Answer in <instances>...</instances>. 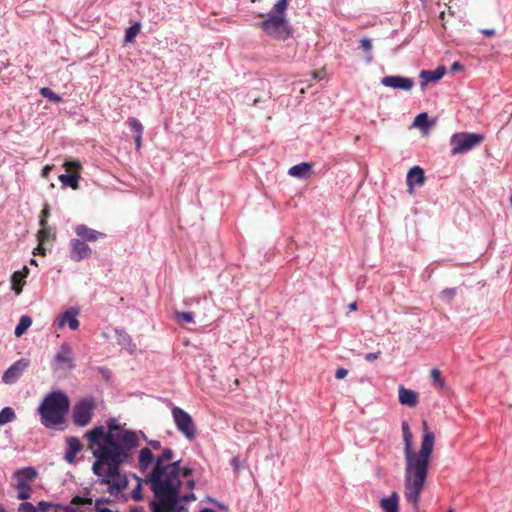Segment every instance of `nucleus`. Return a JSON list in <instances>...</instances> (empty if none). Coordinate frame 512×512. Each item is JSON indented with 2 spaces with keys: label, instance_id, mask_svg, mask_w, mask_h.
<instances>
[{
  "label": "nucleus",
  "instance_id": "obj_1",
  "mask_svg": "<svg viewBox=\"0 0 512 512\" xmlns=\"http://www.w3.org/2000/svg\"><path fill=\"white\" fill-rule=\"evenodd\" d=\"M85 437L95 457L92 470L99 483L107 485L111 496H117L128 485L126 475L121 476L119 469L128 458V430L119 425L116 418H110L106 427L99 425L89 430Z\"/></svg>",
  "mask_w": 512,
  "mask_h": 512
},
{
  "label": "nucleus",
  "instance_id": "obj_2",
  "mask_svg": "<svg viewBox=\"0 0 512 512\" xmlns=\"http://www.w3.org/2000/svg\"><path fill=\"white\" fill-rule=\"evenodd\" d=\"M173 456V450L165 448L162 454L156 458L152 471L142 479V482L150 485L154 493L155 500L151 502L152 512H184L186 511L185 507L179 503L196 500L193 492L180 496L181 477L191 476L193 470L181 467L180 460L165 464L171 461ZM133 477L137 480V487L132 491L131 497L141 500V479L136 475Z\"/></svg>",
  "mask_w": 512,
  "mask_h": 512
},
{
  "label": "nucleus",
  "instance_id": "obj_3",
  "mask_svg": "<svg viewBox=\"0 0 512 512\" xmlns=\"http://www.w3.org/2000/svg\"><path fill=\"white\" fill-rule=\"evenodd\" d=\"M423 436L420 449H413V435L409 423L402 421L401 428L404 441V496L417 511L420 495L425 487L429 466L435 445V434L429 430L426 421L422 422Z\"/></svg>",
  "mask_w": 512,
  "mask_h": 512
},
{
  "label": "nucleus",
  "instance_id": "obj_4",
  "mask_svg": "<svg viewBox=\"0 0 512 512\" xmlns=\"http://www.w3.org/2000/svg\"><path fill=\"white\" fill-rule=\"evenodd\" d=\"M69 408L70 400L66 393L60 390L49 392L38 407L41 424L46 428L63 424Z\"/></svg>",
  "mask_w": 512,
  "mask_h": 512
},
{
  "label": "nucleus",
  "instance_id": "obj_5",
  "mask_svg": "<svg viewBox=\"0 0 512 512\" xmlns=\"http://www.w3.org/2000/svg\"><path fill=\"white\" fill-rule=\"evenodd\" d=\"M288 0H278L267 17L256 24L268 36L285 40L291 35V28L286 19Z\"/></svg>",
  "mask_w": 512,
  "mask_h": 512
},
{
  "label": "nucleus",
  "instance_id": "obj_6",
  "mask_svg": "<svg viewBox=\"0 0 512 512\" xmlns=\"http://www.w3.org/2000/svg\"><path fill=\"white\" fill-rule=\"evenodd\" d=\"M485 137L483 134L459 132L450 137L451 154H464L479 146Z\"/></svg>",
  "mask_w": 512,
  "mask_h": 512
},
{
  "label": "nucleus",
  "instance_id": "obj_7",
  "mask_svg": "<svg viewBox=\"0 0 512 512\" xmlns=\"http://www.w3.org/2000/svg\"><path fill=\"white\" fill-rule=\"evenodd\" d=\"M96 403L93 398H83L75 403L72 409V421L78 427L87 426L92 419Z\"/></svg>",
  "mask_w": 512,
  "mask_h": 512
},
{
  "label": "nucleus",
  "instance_id": "obj_8",
  "mask_svg": "<svg viewBox=\"0 0 512 512\" xmlns=\"http://www.w3.org/2000/svg\"><path fill=\"white\" fill-rule=\"evenodd\" d=\"M171 413L178 431L188 440L195 439L197 436V428L192 417L177 406L172 408Z\"/></svg>",
  "mask_w": 512,
  "mask_h": 512
},
{
  "label": "nucleus",
  "instance_id": "obj_9",
  "mask_svg": "<svg viewBox=\"0 0 512 512\" xmlns=\"http://www.w3.org/2000/svg\"><path fill=\"white\" fill-rule=\"evenodd\" d=\"M52 366L54 370H72L75 368L72 348L68 343L64 342L60 345L54 356Z\"/></svg>",
  "mask_w": 512,
  "mask_h": 512
},
{
  "label": "nucleus",
  "instance_id": "obj_10",
  "mask_svg": "<svg viewBox=\"0 0 512 512\" xmlns=\"http://www.w3.org/2000/svg\"><path fill=\"white\" fill-rule=\"evenodd\" d=\"M29 361L27 359H19L14 362L3 374L2 381L6 384L15 383L24 371L28 368Z\"/></svg>",
  "mask_w": 512,
  "mask_h": 512
},
{
  "label": "nucleus",
  "instance_id": "obj_11",
  "mask_svg": "<svg viewBox=\"0 0 512 512\" xmlns=\"http://www.w3.org/2000/svg\"><path fill=\"white\" fill-rule=\"evenodd\" d=\"M92 250L86 244V242L80 240L79 238H74L70 240V258L73 261L79 262L81 260L87 259L91 256Z\"/></svg>",
  "mask_w": 512,
  "mask_h": 512
},
{
  "label": "nucleus",
  "instance_id": "obj_12",
  "mask_svg": "<svg viewBox=\"0 0 512 512\" xmlns=\"http://www.w3.org/2000/svg\"><path fill=\"white\" fill-rule=\"evenodd\" d=\"M381 83L386 87L409 91L414 86V81L411 78L403 76H385L381 79Z\"/></svg>",
  "mask_w": 512,
  "mask_h": 512
},
{
  "label": "nucleus",
  "instance_id": "obj_13",
  "mask_svg": "<svg viewBox=\"0 0 512 512\" xmlns=\"http://www.w3.org/2000/svg\"><path fill=\"white\" fill-rule=\"evenodd\" d=\"M78 314H79V311L77 309L70 308V309L66 310L58 318V321L56 324L57 328L61 329L67 324L71 330H77L80 325L79 320L77 319Z\"/></svg>",
  "mask_w": 512,
  "mask_h": 512
},
{
  "label": "nucleus",
  "instance_id": "obj_14",
  "mask_svg": "<svg viewBox=\"0 0 512 512\" xmlns=\"http://www.w3.org/2000/svg\"><path fill=\"white\" fill-rule=\"evenodd\" d=\"M57 508V503L40 501L36 506L30 502H21L18 506L17 512H49L50 509Z\"/></svg>",
  "mask_w": 512,
  "mask_h": 512
},
{
  "label": "nucleus",
  "instance_id": "obj_15",
  "mask_svg": "<svg viewBox=\"0 0 512 512\" xmlns=\"http://www.w3.org/2000/svg\"><path fill=\"white\" fill-rule=\"evenodd\" d=\"M75 233L79 239L84 242H95L98 239L105 237L104 233L91 229L83 224L77 225L75 227Z\"/></svg>",
  "mask_w": 512,
  "mask_h": 512
},
{
  "label": "nucleus",
  "instance_id": "obj_16",
  "mask_svg": "<svg viewBox=\"0 0 512 512\" xmlns=\"http://www.w3.org/2000/svg\"><path fill=\"white\" fill-rule=\"evenodd\" d=\"M398 398L400 404L408 407H415L419 402V394L411 389L400 385L398 388Z\"/></svg>",
  "mask_w": 512,
  "mask_h": 512
},
{
  "label": "nucleus",
  "instance_id": "obj_17",
  "mask_svg": "<svg viewBox=\"0 0 512 512\" xmlns=\"http://www.w3.org/2000/svg\"><path fill=\"white\" fill-rule=\"evenodd\" d=\"M67 447L64 459L69 463H75L76 455L82 450L83 446L77 437H68L66 440Z\"/></svg>",
  "mask_w": 512,
  "mask_h": 512
},
{
  "label": "nucleus",
  "instance_id": "obj_18",
  "mask_svg": "<svg viewBox=\"0 0 512 512\" xmlns=\"http://www.w3.org/2000/svg\"><path fill=\"white\" fill-rule=\"evenodd\" d=\"M425 180L424 171L419 166H414L411 168L407 174V185L409 187L410 193L413 192V185H423Z\"/></svg>",
  "mask_w": 512,
  "mask_h": 512
},
{
  "label": "nucleus",
  "instance_id": "obj_19",
  "mask_svg": "<svg viewBox=\"0 0 512 512\" xmlns=\"http://www.w3.org/2000/svg\"><path fill=\"white\" fill-rule=\"evenodd\" d=\"M446 72V68L444 66H439L435 70H422L420 72V77L423 80L421 86L424 87L428 82H436L440 80Z\"/></svg>",
  "mask_w": 512,
  "mask_h": 512
},
{
  "label": "nucleus",
  "instance_id": "obj_20",
  "mask_svg": "<svg viewBox=\"0 0 512 512\" xmlns=\"http://www.w3.org/2000/svg\"><path fill=\"white\" fill-rule=\"evenodd\" d=\"M290 176L299 179H307L312 174V164L308 162H302L300 164L292 166L288 171Z\"/></svg>",
  "mask_w": 512,
  "mask_h": 512
},
{
  "label": "nucleus",
  "instance_id": "obj_21",
  "mask_svg": "<svg viewBox=\"0 0 512 512\" xmlns=\"http://www.w3.org/2000/svg\"><path fill=\"white\" fill-rule=\"evenodd\" d=\"M29 273V269L27 266H24L22 270L15 271L11 277V286L12 290L16 295H19L22 292V286L24 284V279L27 277Z\"/></svg>",
  "mask_w": 512,
  "mask_h": 512
},
{
  "label": "nucleus",
  "instance_id": "obj_22",
  "mask_svg": "<svg viewBox=\"0 0 512 512\" xmlns=\"http://www.w3.org/2000/svg\"><path fill=\"white\" fill-rule=\"evenodd\" d=\"M153 459L154 457L152 451L149 448L145 447L140 450L138 458V468L141 471V473L144 474L145 476L147 475L146 471L152 464Z\"/></svg>",
  "mask_w": 512,
  "mask_h": 512
},
{
  "label": "nucleus",
  "instance_id": "obj_23",
  "mask_svg": "<svg viewBox=\"0 0 512 512\" xmlns=\"http://www.w3.org/2000/svg\"><path fill=\"white\" fill-rule=\"evenodd\" d=\"M380 507L384 512H399V495L392 492L389 497L380 500Z\"/></svg>",
  "mask_w": 512,
  "mask_h": 512
},
{
  "label": "nucleus",
  "instance_id": "obj_24",
  "mask_svg": "<svg viewBox=\"0 0 512 512\" xmlns=\"http://www.w3.org/2000/svg\"><path fill=\"white\" fill-rule=\"evenodd\" d=\"M14 488L18 491L17 498L19 500L27 502L26 500L31 498L32 488L25 480H17L14 484Z\"/></svg>",
  "mask_w": 512,
  "mask_h": 512
},
{
  "label": "nucleus",
  "instance_id": "obj_25",
  "mask_svg": "<svg viewBox=\"0 0 512 512\" xmlns=\"http://www.w3.org/2000/svg\"><path fill=\"white\" fill-rule=\"evenodd\" d=\"M130 128L135 141L136 150L139 151L142 142L143 126L138 120L130 118Z\"/></svg>",
  "mask_w": 512,
  "mask_h": 512
},
{
  "label": "nucleus",
  "instance_id": "obj_26",
  "mask_svg": "<svg viewBox=\"0 0 512 512\" xmlns=\"http://www.w3.org/2000/svg\"><path fill=\"white\" fill-rule=\"evenodd\" d=\"M13 477L17 478V480H25L26 483H29L37 477V471L33 467H25L16 470Z\"/></svg>",
  "mask_w": 512,
  "mask_h": 512
},
{
  "label": "nucleus",
  "instance_id": "obj_27",
  "mask_svg": "<svg viewBox=\"0 0 512 512\" xmlns=\"http://www.w3.org/2000/svg\"><path fill=\"white\" fill-rule=\"evenodd\" d=\"M31 324H32V319L30 316H28V315L21 316L19 323L17 324L15 331H14L15 336H17V337L22 336L27 331V329L31 326Z\"/></svg>",
  "mask_w": 512,
  "mask_h": 512
},
{
  "label": "nucleus",
  "instance_id": "obj_28",
  "mask_svg": "<svg viewBox=\"0 0 512 512\" xmlns=\"http://www.w3.org/2000/svg\"><path fill=\"white\" fill-rule=\"evenodd\" d=\"M80 176L76 173L74 174H62L59 176V180L62 184L67 185L73 189L78 187V180Z\"/></svg>",
  "mask_w": 512,
  "mask_h": 512
},
{
  "label": "nucleus",
  "instance_id": "obj_29",
  "mask_svg": "<svg viewBox=\"0 0 512 512\" xmlns=\"http://www.w3.org/2000/svg\"><path fill=\"white\" fill-rule=\"evenodd\" d=\"M16 418V414L11 407H5L0 411V426L12 422Z\"/></svg>",
  "mask_w": 512,
  "mask_h": 512
},
{
  "label": "nucleus",
  "instance_id": "obj_30",
  "mask_svg": "<svg viewBox=\"0 0 512 512\" xmlns=\"http://www.w3.org/2000/svg\"><path fill=\"white\" fill-rule=\"evenodd\" d=\"M40 94L53 103H60L62 101V97L48 87L41 88Z\"/></svg>",
  "mask_w": 512,
  "mask_h": 512
},
{
  "label": "nucleus",
  "instance_id": "obj_31",
  "mask_svg": "<svg viewBox=\"0 0 512 512\" xmlns=\"http://www.w3.org/2000/svg\"><path fill=\"white\" fill-rule=\"evenodd\" d=\"M176 318L179 323H192L194 322V314L192 312H176Z\"/></svg>",
  "mask_w": 512,
  "mask_h": 512
},
{
  "label": "nucleus",
  "instance_id": "obj_32",
  "mask_svg": "<svg viewBox=\"0 0 512 512\" xmlns=\"http://www.w3.org/2000/svg\"><path fill=\"white\" fill-rule=\"evenodd\" d=\"M414 125L419 128H427L428 126V115L427 113H421L416 116Z\"/></svg>",
  "mask_w": 512,
  "mask_h": 512
},
{
  "label": "nucleus",
  "instance_id": "obj_33",
  "mask_svg": "<svg viewBox=\"0 0 512 512\" xmlns=\"http://www.w3.org/2000/svg\"><path fill=\"white\" fill-rule=\"evenodd\" d=\"M431 378L433 382L437 385H439L441 388L445 386V382L441 376V371L439 369H432L431 371Z\"/></svg>",
  "mask_w": 512,
  "mask_h": 512
},
{
  "label": "nucleus",
  "instance_id": "obj_34",
  "mask_svg": "<svg viewBox=\"0 0 512 512\" xmlns=\"http://www.w3.org/2000/svg\"><path fill=\"white\" fill-rule=\"evenodd\" d=\"M49 215H50L49 205L45 204V206L41 212V218L39 221V225L41 227H45L47 225V218L49 217Z\"/></svg>",
  "mask_w": 512,
  "mask_h": 512
},
{
  "label": "nucleus",
  "instance_id": "obj_35",
  "mask_svg": "<svg viewBox=\"0 0 512 512\" xmlns=\"http://www.w3.org/2000/svg\"><path fill=\"white\" fill-rule=\"evenodd\" d=\"M38 241L40 243H43L45 242L46 240H48L49 236H50V230L48 228L45 227H41V230L38 232Z\"/></svg>",
  "mask_w": 512,
  "mask_h": 512
},
{
  "label": "nucleus",
  "instance_id": "obj_36",
  "mask_svg": "<svg viewBox=\"0 0 512 512\" xmlns=\"http://www.w3.org/2000/svg\"><path fill=\"white\" fill-rule=\"evenodd\" d=\"M139 446V436L136 432L130 431V449Z\"/></svg>",
  "mask_w": 512,
  "mask_h": 512
},
{
  "label": "nucleus",
  "instance_id": "obj_37",
  "mask_svg": "<svg viewBox=\"0 0 512 512\" xmlns=\"http://www.w3.org/2000/svg\"><path fill=\"white\" fill-rule=\"evenodd\" d=\"M91 503V500L83 498L81 496H75L73 497L71 504L73 505H85Z\"/></svg>",
  "mask_w": 512,
  "mask_h": 512
},
{
  "label": "nucleus",
  "instance_id": "obj_38",
  "mask_svg": "<svg viewBox=\"0 0 512 512\" xmlns=\"http://www.w3.org/2000/svg\"><path fill=\"white\" fill-rule=\"evenodd\" d=\"M140 27H141V25L138 22L130 25V42L139 33Z\"/></svg>",
  "mask_w": 512,
  "mask_h": 512
},
{
  "label": "nucleus",
  "instance_id": "obj_39",
  "mask_svg": "<svg viewBox=\"0 0 512 512\" xmlns=\"http://www.w3.org/2000/svg\"><path fill=\"white\" fill-rule=\"evenodd\" d=\"M360 47L363 49L364 52H370L372 49V43L371 40L367 38H363L360 41Z\"/></svg>",
  "mask_w": 512,
  "mask_h": 512
},
{
  "label": "nucleus",
  "instance_id": "obj_40",
  "mask_svg": "<svg viewBox=\"0 0 512 512\" xmlns=\"http://www.w3.org/2000/svg\"><path fill=\"white\" fill-rule=\"evenodd\" d=\"M64 166L67 170H78L81 164L78 161H66Z\"/></svg>",
  "mask_w": 512,
  "mask_h": 512
},
{
  "label": "nucleus",
  "instance_id": "obj_41",
  "mask_svg": "<svg viewBox=\"0 0 512 512\" xmlns=\"http://www.w3.org/2000/svg\"><path fill=\"white\" fill-rule=\"evenodd\" d=\"M142 437L144 438L145 441H147V443L150 445V447L154 450H159L161 448V443L160 441H157V440H147L146 436L144 433H141Z\"/></svg>",
  "mask_w": 512,
  "mask_h": 512
},
{
  "label": "nucleus",
  "instance_id": "obj_42",
  "mask_svg": "<svg viewBox=\"0 0 512 512\" xmlns=\"http://www.w3.org/2000/svg\"><path fill=\"white\" fill-rule=\"evenodd\" d=\"M230 464L236 473L239 472V470L241 468V461H240L239 457H233L230 461Z\"/></svg>",
  "mask_w": 512,
  "mask_h": 512
},
{
  "label": "nucleus",
  "instance_id": "obj_43",
  "mask_svg": "<svg viewBox=\"0 0 512 512\" xmlns=\"http://www.w3.org/2000/svg\"><path fill=\"white\" fill-rule=\"evenodd\" d=\"M58 510H63L65 512H76L75 508L71 507L70 505H64V504L57 503V508H56L55 512H57Z\"/></svg>",
  "mask_w": 512,
  "mask_h": 512
},
{
  "label": "nucleus",
  "instance_id": "obj_44",
  "mask_svg": "<svg viewBox=\"0 0 512 512\" xmlns=\"http://www.w3.org/2000/svg\"><path fill=\"white\" fill-rule=\"evenodd\" d=\"M347 374H348V370L347 369H345V368H338L336 373H335V377L337 379H343V378H345L347 376Z\"/></svg>",
  "mask_w": 512,
  "mask_h": 512
},
{
  "label": "nucleus",
  "instance_id": "obj_45",
  "mask_svg": "<svg viewBox=\"0 0 512 512\" xmlns=\"http://www.w3.org/2000/svg\"><path fill=\"white\" fill-rule=\"evenodd\" d=\"M312 76L315 80H322L325 76V70H317L312 72Z\"/></svg>",
  "mask_w": 512,
  "mask_h": 512
},
{
  "label": "nucleus",
  "instance_id": "obj_46",
  "mask_svg": "<svg viewBox=\"0 0 512 512\" xmlns=\"http://www.w3.org/2000/svg\"><path fill=\"white\" fill-rule=\"evenodd\" d=\"M381 352H375V353H368L365 356V359L369 362H372L374 360H377L380 356Z\"/></svg>",
  "mask_w": 512,
  "mask_h": 512
},
{
  "label": "nucleus",
  "instance_id": "obj_47",
  "mask_svg": "<svg viewBox=\"0 0 512 512\" xmlns=\"http://www.w3.org/2000/svg\"><path fill=\"white\" fill-rule=\"evenodd\" d=\"M109 500L108 499H105V498H100V499H97L95 501V509L98 510V508H101L100 505L101 504H105V503H108Z\"/></svg>",
  "mask_w": 512,
  "mask_h": 512
},
{
  "label": "nucleus",
  "instance_id": "obj_48",
  "mask_svg": "<svg viewBox=\"0 0 512 512\" xmlns=\"http://www.w3.org/2000/svg\"><path fill=\"white\" fill-rule=\"evenodd\" d=\"M481 33L487 37H492L495 35V30L494 29H483L481 30Z\"/></svg>",
  "mask_w": 512,
  "mask_h": 512
},
{
  "label": "nucleus",
  "instance_id": "obj_49",
  "mask_svg": "<svg viewBox=\"0 0 512 512\" xmlns=\"http://www.w3.org/2000/svg\"><path fill=\"white\" fill-rule=\"evenodd\" d=\"M51 169H52V166H49V165L44 166V168L42 169L41 175L43 177L47 178Z\"/></svg>",
  "mask_w": 512,
  "mask_h": 512
},
{
  "label": "nucleus",
  "instance_id": "obj_50",
  "mask_svg": "<svg viewBox=\"0 0 512 512\" xmlns=\"http://www.w3.org/2000/svg\"><path fill=\"white\" fill-rule=\"evenodd\" d=\"M185 487L190 490H193L195 487V481L193 479H188L185 483Z\"/></svg>",
  "mask_w": 512,
  "mask_h": 512
},
{
  "label": "nucleus",
  "instance_id": "obj_51",
  "mask_svg": "<svg viewBox=\"0 0 512 512\" xmlns=\"http://www.w3.org/2000/svg\"><path fill=\"white\" fill-rule=\"evenodd\" d=\"M462 69V65L459 62H454L451 66V70L453 72L460 71Z\"/></svg>",
  "mask_w": 512,
  "mask_h": 512
},
{
  "label": "nucleus",
  "instance_id": "obj_52",
  "mask_svg": "<svg viewBox=\"0 0 512 512\" xmlns=\"http://www.w3.org/2000/svg\"><path fill=\"white\" fill-rule=\"evenodd\" d=\"M124 43H128V27L124 30Z\"/></svg>",
  "mask_w": 512,
  "mask_h": 512
},
{
  "label": "nucleus",
  "instance_id": "obj_53",
  "mask_svg": "<svg viewBox=\"0 0 512 512\" xmlns=\"http://www.w3.org/2000/svg\"><path fill=\"white\" fill-rule=\"evenodd\" d=\"M349 309L351 311H355L357 309V303L353 302V303L349 304Z\"/></svg>",
  "mask_w": 512,
  "mask_h": 512
},
{
  "label": "nucleus",
  "instance_id": "obj_54",
  "mask_svg": "<svg viewBox=\"0 0 512 512\" xmlns=\"http://www.w3.org/2000/svg\"><path fill=\"white\" fill-rule=\"evenodd\" d=\"M199 512H215V511L211 508H204V509H201Z\"/></svg>",
  "mask_w": 512,
  "mask_h": 512
},
{
  "label": "nucleus",
  "instance_id": "obj_55",
  "mask_svg": "<svg viewBox=\"0 0 512 512\" xmlns=\"http://www.w3.org/2000/svg\"><path fill=\"white\" fill-rule=\"evenodd\" d=\"M35 250H37V251H39V252L43 253V248H42L40 245H39L37 248H35Z\"/></svg>",
  "mask_w": 512,
  "mask_h": 512
},
{
  "label": "nucleus",
  "instance_id": "obj_56",
  "mask_svg": "<svg viewBox=\"0 0 512 512\" xmlns=\"http://www.w3.org/2000/svg\"><path fill=\"white\" fill-rule=\"evenodd\" d=\"M0 512H6L5 508L3 507L2 504H0Z\"/></svg>",
  "mask_w": 512,
  "mask_h": 512
},
{
  "label": "nucleus",
  "instance_id": "obj_57",
  "mask_svg": "<svg viewBox=\"0 0 512 512\" xmlns=\"http://www.w3.org/2000/svg\"><path fill=\"white\" fill-rule=\"evenodd\" d=\"M234 383H235L236 385H239V380H238V379H235Z\"/></svg>",
  "mask_w": 512,
  "mask_h": 512
},
{
  "label": "nucleus",
  "instance_id": "obj_58",
  "mask_svg": "<svg viewBox=\"0 0 512 512\" xmlns=\"http://www.w3.org/2000/svg\"><path fill=\"white\" fill-rule=\"evenodd\" d=\"M447 512H454L453 508H449Z\"/></svg>",
  "mask_w": 512,
  "mask_h": 512
},
{
  "label": "nucleus",
  "instance_id": "obj_59",
  "mask_svg": "<svg viewBox=\"0 0 512 512\" xmlns=\"http://www.w3.org/2000/svg\"><path fill=\"white\" fill-rule=\"evenodd\" d=\"M510 203H511V205H512V195L510 196Z\"/></svg>",
  "mask_w": 512,
  "mask_h": 512
}]
</instances>
